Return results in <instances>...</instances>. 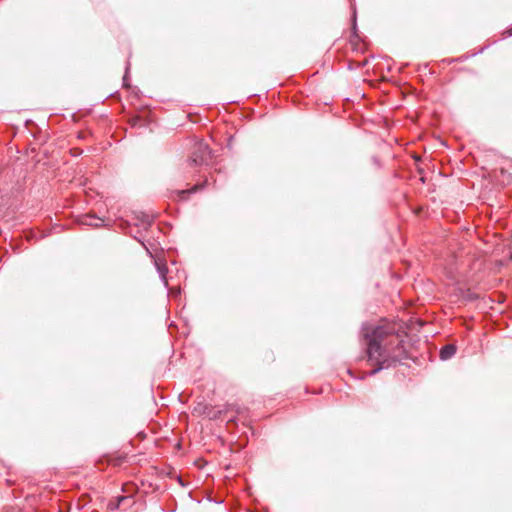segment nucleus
<instances>
[{"label": "nucleus", "instance_id": "obj_1", "mask_svg": "<svg viewBox=\"0 0 512 512\" xmlns=\"http://www.w3.org/2000/svg\"><path fill=\"white\" fill-rule=\"evenodd\" d=\"M367 346V357L377 365L368 375L372 376L384 368L407 358L404 340L394 324L365 325L362 328Z\"/></svg>", "mask_w": 512, "mask_h": 512}, {"label": "nucleus", "instance_id": "obj_3", "mask_svg": "<svg viewBox=\"0 0 512 512\" xmlns=\"http://www.w3.org/2000/svg\"><path fill=\"white\" fill-rule=\"evenodd\" d=\"M103 220L95 217L94 215L86 214L80 217L79 223L82 225H88L93 227H100Z\"/></svg>", "mask_w": 512, "mask_h": 512}, {"label": "nucleus", "instance_id": "obj_5", "mask_svg": "<svg viewBox=\"0 0 512 512\" xmlns=\"http://www.w3.org/2000/svg\"><path fill=\"white\" fill-rule=\"evenodd\" d=\"M206 183H207V180H205L201 184L194 185L191 189L180 190L177 193H178V195L180 196L181 199H187L188 195H190L191 193H195L198 190H201L206 185Z\"/></svg>", "mask_w": 512, "mask_h": 512}, {"label": "nucleus", "instance_id": "obj_7", "mask_svg": "<svg viewBox=\"0 0 512 512\" xmlns=\"http://www.w3.org/2000/svg\"><path fill=\"white\" fill-rule=\"evenodd\" d=\"M157 269H158V272L160 274V277L165 282V285H167V282H166L167 268H166V266L164 264L160 265V264L157 263Z\"/></svg>", "mask_w": 512, "mask_h": 512}, {"label": "nucleus", "instance_id": "obj_4", "mask_svg": "<svg viewBox=\"0 0 512 512\" xmlns=\"http://www.w3.org/2000/svg\"><path fill=\"white\" fill-rule=\"evenodd\" d=\"M456 353V347L452 344H448V345H445L444 347H442V349L440 350V358L442 360H447L449 358H451L452 356H454Z\"/></svg>", "mask_w": 512, "mask_h": 512}, {"label": "nucleus", "instance_id": "obj_2", "mask_svg": "<svg viewBox=\"0 0 512 512\" xmlns=\"http://www.w3.org/2000/svg\"><path fill=\"white\" fill-rule=\"evenodd\" d=\"M212 159V151L208 144L203 141L196 142L188 159L190 166H203L208 165Z\"/></svg>", "mask_w": 512, "mask_h": 512}, {"label": "nucleus", "instance_id": "obj_6", "mask_svg": "<svg viewBox=\"0 0 512 512\" xmlns=\"http://www.w3.org/2000/svg\"><path fill=\"white\" fill-rule=\"evenodd\" d=\"M116 502H110L109 503V508L111 510H117L119 509L123 504H125L126 502H129V503H132V498L131 496H119L116 498Z\"/></svg>", "mask_w": 512, "mask_h": 512}, {"label": "nucleus", "instance_id": "obj_8", "mask_svg": "<svg viewBox=\"0 0 512 512\" xmlns=\"http://www.w3.org/2000/svg\"><path fill=\"white\" fill-rule=\"evenodd\" d=\"M140 122H141V118L140 117H135V118H133L131 120L132 126L140 125Z\"/></svg>", "mask_w": 512, "mask_h": 512}]
</instances>
